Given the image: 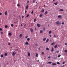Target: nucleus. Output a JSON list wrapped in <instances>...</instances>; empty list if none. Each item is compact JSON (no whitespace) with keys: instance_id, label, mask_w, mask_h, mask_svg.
Here are the masks:
<instances>
[{"instance_id":"nucleus-41","label":"nucleus","mask_w":67,"mask_h":67,"mask_svg":"<svg viewBox=\"0 0 67 67\" xmlns=\"http://www.w3.org/2000/svg\"><path fill=\"white\" fill-rule=\"evenodd\" d=\"M57 64H60V63H59V62H57Z\"/></svg>"},{"instance_id":"nucleus-44","label":"nucleus","mask_w":67,"mask_h":67,"mask_svg":"<svg viewBox=\"0 0 67 67\" xmlns=\"http://www.w3.org/2000/svg\"><path fill=\"white\" fill-rule=\"evenodd\" d=\"M42 54H44V52H42Z\"/></svg>"},{"instance_id":"nucleus-34","label":"nucleus","mask_w":67,"mask_h":67,"mask_svg":"<svg viewBox=\"0 0 67 67\" xmlns=\"http://www.w3.org/2000/svg\"><path fill=\"white\" fill-rule=\"evenodd\" d=\"M29 14H28L27 15L26 17L27 18H28L29 17Z\"/></svg>"},{"instance_id":"nucleus-55","label":"nucleus","mask_w":67,"mask_h":67,"mask_svg":"<svg viewBox=\"0 0 67 67\" xmlns=\"http://www.w3.org/2000/svg\"><path fill=\"white\" fill-rule=\"evenodd\" d=\"M37 62H40V61L39 60H38Z\"/></svg>"},{"instance_id":"nucleus-39","label":"nucleus","mask_w":67,"mask_h":67,"mask_svg":"<svg viewBox=\"0 0 67 67\" xmlns=\"http://www.w3.org/2000/svg\"><path fill=\"white\" fill-rule=\"evenodd\" d=\"M62 25H64V23H62Z\"/></svg>"},{"instance_id":"nucleus-6","label":"nucleus","mask_w":67,"mask_h":67,"mask_svg":"<svg viewBox=\"0 0 67 67\" xmlns=\"http://www.w3.org/2000/svg\"><path fill=\"white\" fill-rule=\"evenodd\" d=\"M47 13H48V12H47V11H46L44 13V14H45V15H46V14H47Z\"/></svg>"},{"instance_id":"nucleus-15","label":"nucleus","mask_w":67,"mask_h":67,"mask_svg":"<svg viewBox=\"0 0 67 67\" xmlns=\"http://www.w3.org/2000/svg\"><path fill=\"white\" fill-rule=\"evenodd\" d=\"M48 41H49V39H47L46 41V42L47 43L48 42Z\"/></svg>"},{"instance_id":"nucleus-29","label":"nucleus","mask_w":67,"mask_h":67,"mask_svg":"<svg viewBox=\"0 0 67 67\" xmlns=\"http://www.w3.org/2000/svg\"><path fill=\"white\" fill-rule=\"evenodd\" d=\"M64 52L65 53H67V50H65Z\"/></svg>"},{"instance_id":"nucleus-9","label":"nucleus","mask_w":67,"mask_h":67,"mask_svg":"<svg viewBox=\"0 0 67 67\" xmlns=\"http://www.w3.org/2000/svg\"><path fill=\"white\" fill-rule=\"evenodd\" d=\"M28 7H29V5H27V6H26V9H28Z\"/></svg>"},{"instance_id":"nucleus-20","label":"nucleus","mask_w":67,"mask_h":67,"mask_svg":"<svg viewBox=\"0 0 67 67\" xmlns=\"http://www.w3.org/2000/svg\"><path fill=\"white\" fill-rule=\"evenodd\" d=\"M5 28H6V29H7V27H8V25H5Z\"/></svg>"},{"instance_id":"nucleus-52","label":"nucleus","mask_w":67,"mask_h":67,"mask_svg":"<svg viewBox=\"0 0 67 67\" xmlns=\"http://www.w3.org/2000/svg\"><path fill=\"white\" fill-rule=\"evenodd\" d=\"M26 12H27V11L26 10H25V13H26Z\"/></svg>"},{"instance_id":"nucleus-8","label":"nucleus","mask_w":67,"mask_h":67,"mask_svg":"<svg viewBox=\"0 0 67 67\" xmlns=\"http://www.w3.org/2000/svg\"><path fill=\"white\" fill-rule=\"evenodd\" d=\"M43 30H41L40 31V33H43Z\"/></svg>"},{"instance_id":"nucleus-38","label":"nucleus","mask_w":67,"mask_h":67,"mask_svg":"<svg viewBox=\"0 0 67 67\" xmlns=\"http://www.w3.org/2000/svg\"><path fill=\"white\" fill-rule=\"evenodd\" d=\"M17 6H18V7H20V4H18Z\"/></svg>"},{"instance_id":"nucleus-47","label":"nucleus","mask_w":67,"mask_h":67,"mask_svg":"<svg viewBox=\"0 0 67 67\" xmlns=\"http://www.w3.org/2000/svg\"><path fill=\"white\" fill-rule=\"evenodd\" d=\"M27 37H27V36H26L25 37L26 38H27Z\"/></svg>"},{"instance_id":"nucleus-14","label":"nucleus","mask_w":67,"mask_h":67,"mask_svg":"<svg viewBox=\"0 0 67 67\" xmlns=\"http://www.w3.org/2000/svg\"><path fill=\"white\" fill-rule=\"evenodd\" d=\"M60 11H63L64 10L62 9H61L59 10Z\"/></svg>"},{"instance_id":"nucleus-48","label":"nucleus","mask_w":67,"mask_h":67,"mask_svg":"<svg viewBox=\"0 0 67 67\" xmlns=\"http://www.w3.org/2000/svg\"><path fill=\"white\" fill-rule=\"evenodd\" d=\"M2 15V13H0V15Z\"/></svg>"},{"instance_id":"nucleus-25","label":"nucleus","mask_w":67,"mask_h":67,"mask_svg":"<svg viewBox=\"0 0 67 67\" xmlns=\"http://www.w3.org/2000/svg\"><path fill=\"white\" fill-rule=\"evenodd\" d=\"M55 43V42H53L52 43H51V45H54V44Z\"/></svg>"},{"instance_id":"nucleus-17","label":"nucleus","mask_w":67,"mask_h":67,"mask_svg":"<svg viewBox=\"0 0 67 67\" xmlns=\"http://www.w3.org/2000/svg\"><path fill=\"white\" fill-rule=\"evenodd\" d=\"M28 56H30V53L29 52H28Z\"/></svg>"},{"instance_id":"nucleus-58","label":"nucleus","mask_w":67,"mask_h":67,"mask_svg":"<svg viewBox=\"0 0 67 67\" xmlns=\"http://www.w3.org/2000/svg\"><path fill=\"white\" fill-rule=\"evenodd\" d=\"M1 34H3V32H1Z\"/></svg>"},{"instance_id":"nucleus-28","label":"nucleus","mask_w":67,"mask_h":67,"mask_svg":"<svg viewBox=\"0 0 67 67\" xmlns=\"http://www.w3.org/2000/svg\"><path fill=\"white\" fill-rule=\"evenodd\" d=\"M40 17H42V16H43V15L42 14H40Z\"/></svg>"},{"instance_id":"nucleus-12","label":"nucleus","mask_w":67,"mask_h":67,"mask_svg":"<svg viewBox=\"0 0 67 67\" xmlns=\"http://www.w3.org/2000/svg\"><path fill=\"white\" fill-rule=\"evenodd\" d=\"M52 52H53L54 51V48L52 47V49L51 50Z\"/></svg>"},{"instance_id":"nucleus-45","label":"nucleus","mask_w":67,"mask_h":67,"mask_svg":"<svg viewBox=\"0 0 67 67\" xmlns=\"http://www.w3.org/2000/svg\"><path fill=\"white\" fill-rule=\"evenodd\" d=\"M48 58H51V57L49 56L48 57Z\"/></svg>"},{"instance_id":"nucleus-37","label":"nucleus","mask_w":67,"mask_h":67,"mask_svg":"<svg viewBox=\"0 0 67 67\" xmlns=\"http://www.w3.org/2000/svg\"><path fill=\"white\" fill-rule=\"evenodd\" d=\"M35 21H36V19H34V22H35Z\"/></svg>"},{"instance_id":"nucleus-3","label":"nucleus","mask_w":67,"mask_h":67,"mask_svg":"<svg viewBox=\"0 0 67 67\" xmlns=\"http://www.w3.org/2000/svg\"><path fill=\"white\" fill-rule=\"evenodd\" d=\"M58 1H57L56 3H54V5H57V3H58Z\"/></svg>"},{"instance_id":"nucleus-63","label":"nucleus","mask_w":67,"mask_h":67,"mask_svg":"<svg viewBox=\"0 0 67 67\" xmlns=\"http://www.w3.org/2000/svg\"><path fill=\"white\" fill-rule=\"evenodd\" d=\"M26 26V24H25L24 25V26Z\"/></svg>"},{"instance_id":"nucleus-2","label":"nucleus","mask_w":67,"mask_h":67,"mask_svg":"<svg viewBox=\"0 0 67 67\" xmlns=\"http://www.w3.org/2000/svg\"><path fill=\"white\" fill-rule=\"evenodd\" d=\"M30 31L31 32H33V30L32 28H31L30 29Z\"/></svg>"},{"instance_id":"nucleus-61","label":"nucleus","mask_w":67,"mask_h":67,"mask_svg":"<svg viewBox=\"0 0 67 67\" xmlns=\"http://www.w3.org/2000/svg\"><path fill=\"white\" fill-rule=\"evenodd\" d=\"M53 1H55V0H53Z\"/></svg>"},{"instance_id":"nucleus-22","label":"nucleus","mask_w":67,"mask_h":67,"mask_svg":"<svg viewBox=\"0 0 67 67\" xmlns=\"http://www.w3.org/2000/svg\"><path fill=\"white\" fill-rule=\"evenodd\" d=\"M3 57V54L1 56V58H2V57Z\"/></svg>"},{"instance_id":"nucleus-57","label":"nucleus","mask_w":67,"mask_h":67,"mask_svg":"<svg viewBox=\"0 0 67 67\" xmlns=\"http://www.w3.org/2000/svg\"><path fill=\"white\" fill-rule=\"evenodd\" d=\"M24 28H25V26H24Z\"/></svg>"},{"instance_id":"nucleus-64","label":"nucleus","mask_w":67,"mask_h":67,"mask_svg":"<svg viewBox=\"0 0 67 67\" xmlns=\"http://www.w3.org/2000/svg\"><path fill=\"white\" fill-rule=\"evenodd\" d=\"M21 26H22V24H21Z\"/></svg>"},{"instance_id":"nucleus-49","label":"nucleus","mask_w":67,"mask_h":67,"mask_svg":"<svg viewBox=\"0 0 67 67\" xmlns=\"http://www.w3.org/2000/svg\"><path fill=\"white\" fill-rule=\"evenodd\" d=\"M27 3H29V1H28L27 2Z\"/></svg>"},{"instance_id":"nucleus-53","label":"nucleus","mask_w":67,"mask_h":67,"mask_svg":"<svg viewBox=\"0 0 67 67\" xmlns=\"http://www.w3.org/2000/svg\"><path fill=\"white\" fill-rule=\"evenodd\" d=\"M49 36H50V37H51V36H52V35H49Z\"/></svg>"},{"instance_id":"nucleus-26","label":"nucleus","mask_w":67,"mask_h":67,"mask_svg":"<svg viewBox=\"0 0 67 67\" xmlns=\"http://www.w3.org/2000/svg\"><path fill=\"white\" fill-rule=\"evenodd\" d=\"M43 41H45V40H46V38H44L43 39Z\"/></svg>"},{"instance_id":"nucleus-50","label":"nucleus","mask_w":67,"mask_h":67,"mask_svg":"<svg viewBox=\"0 0 67 67\" xmlns=\"http://www.w3.org/2000/svg\"><path fill=\"white\" fill-rule=\"evenodd\" d=\"M58 52H59V51H58L57 52V53H58Z\"/></svg>"},{"instance_id":"nucleus-11","label":"nucleus","mask_w":67,"mask_h":67,"mask_svg":"<svg viewBox=\"0 0 67 67\" xmlns=\"http://www.w3.org/2000/svg\"><path fill=\"white\" fill-rule=\"evenodd\" d=\"M15 53H14L13 52V54H12V56H14V55H15Z\"/></svg>"},{"instance_id":"nucleus-13","label":"nucleus","mask_w":67,"mask_h":67,"mask_svg":"<svg viewBox=\"0 0 67 67\" xmlns=\"http://www.w3.org/2000/svg\"><path fill=\"white\" fill-rule=\"evenodd\" d=\"M44 11V9H42V10L41 11V12H43Z\"/></svg>"},{"instance_id":"nucleus-16","label":"nucleus","mask_w":67,"mask_h":67,"mask_svg":"<svg viewBox=\"0 0 67 67\" xmlns=\"http://www.w3.org/2000/svg\"><path fill=\"white\" fill-rule=\"evenodd\" d=\"M19 37L21 38V37H22V34H20L19 35Z\"/></svg>"},{"instance_id":"nucleus-1","label":"nucleus","mask_w":67,"mask_h":67,"mask_svg":"<svg viewBox=\"0 0 67 67\" xmlns=\"http://www.w3.org/2000/svg\"><path fill=\"white\" fill-rule=\"evenodd\" d=\"M57 24L58 25L59 24H60V22L59 21H58L56 22Z\"/></svg>"},{"instance_id":"nucleus-4","label":"nucleus","mask_w":67,"mask_h":67,"mask_svg":"<svg viewBox=\"0 0 67 67\" xmlns=\"http://www.w3.org/2000/svg\"><path fill=\"white\" fill-rule=\"evenodd\" d=\"M37 26L38 27H40L41 26V25L39 24H37Z\"/></svg>"},{"instance_id":"nucleus-36","label":"nucleus","mask_w":67,"mask_h":67,"mask_svg":"<svg viewBox=\"0 0 67 67\" xmlns=\"http://www.w3.org/2000/svg\"><path fill=\"white\" fill-rule=\"evenodd\" d=\"M11 26L12 27H13V24H12L11 25Z\"/></svg>"},{"instance_id":"nucleus-24","label":"nucleus","mask_w":67,"mask_h":67,"mask_svg":"<svg viewBox=\"0 0 67 67\" xmlns=\"http://www.w3.org/2000/svg\"><path fill=\"white\" fill-rule=\"evenodd\" d=\"M9 36H11V35H12V34H11V33H9Z\"/></svg>"},{"instance_id":"nucleus-56","label":"nucleus","mask_w":67,"mask_h":67,"mask_svg":"<svg viewBox=\"0 0 67 67\" xmlns=\"http://www.w3.org/2000/svg\"><path fill=\"white\" fill-rule=\"evenodd\" d=\"M54 37H56V35H54Z\"/></svg>"},{"instance_id":"nucleus-51","label":"nucleus","mask_w":67,"mask_h":67,"mask_svg":"<svg viewBox=\"0 0 67 67\" xmlns=\"http://www.w3.org/2000/svg\"><path fill=\"white\" fill-rule=\"evenodd\" d=\"M24 16H23L22 17V18H24Z\"/></svg>"},{"instance_id":"nucleus-18","label":"nucleus","mask_w":67,"mask_h":67,"mask_svg":"<svg viewBox=\"0 0 67 67\" xmlns=\"http://www.w3.org/2000/svg\"><path fill=\"white\" fill-rule=\"evenodd\" d=\"M62 17V16L60 15H59L58 16V18H60Z\"/></svg>"},{"instance_id":"nucleus-35","label":"nucleus","mask_w":67,"mask_h":67,"mask_svg":"<svg viewBox=\"0 0 67 67\" xmlns=\"http://www.w3.org/2000/svg\"><path fill=\"white\" fill-rule=\"evenodd\" d=\"M5 56H7V53H5Z\"/></svg>"},{"instance_id":"nucleus-21","label":"nucleus","mask_w":67,"mask_h":67,"mask_svg":"<svg viewBox=\"0 0 67 67\" xmlns=\"http://www.w3.org/2000/svg\"><path fill=\"white\" fill-rule=\"evenodd\" d=\"M57 45H56L54 46V48H57Z\"/></svg>"},{"instance_id":"nucleus-62","label":"nucleus","mask_w":67,"mask_h":67,"mask_svg":"<svg viewBox=\"0 0 67 67\" xmlns=\"http://www.w3.org/2000/svg\"><path fill=\"white\" fill-rule=\"evenodd\" d=\"M36 3H37V2H36Z\"/></svg>"},{"instance_id":"nucleus-59","label":"nucleus","mask_w":67,"mask_h":67,"mask_svg":"<svg viewBox=\"0 0 67 67\" xmlns=\"http://www.w3.org/2000/svg\"><path fill=\"white\" fill-rule=\"evenodd\" d=\"M40 8H41V6L39 7L38 9H39Z\"/></svg>"},{"instance_id":"nucleus-46","label":"nucleus","mask_w":67,"mask_h":67,"mask_svg":"<svg viewBox=\"0 0 67 67\" xmlns=\"http://www.w3.org/2000/svg\"><path fill=\"white\" fill-rule=\"evenodd\" d=\"M36 46H37V45H37V44L36 43Z\"/></svg>"},{"instance_id":"nucleus-27","label":"nucleus","mask_w":67,"mask_h":67,"mask_svg":"<svg viewBox=\"0 0 67 67\" xmlns=\"http://www.w3.org/2000/svg\"><path fill=\"white\" fill-rule=\"evenodd\" d=\"M51 32H52V31H49V34H51Z\"/></svg>"},{"instance_id":"nucleus-60","label":"nucleus","mask_w":67,"mask_h":67,"mask_svg":"<svg viewBox=\"0 0 67 67\" xmlns=\"http://www.w3.org/2000/svg\"><path fill=\"white\" fill-rule=\"evenodd\" d=\"M64 62L63 63V64H64Z\"/></svg>"},{"instance_id":"nucleus-54","label":"nucleus","mask_w":67,"mask_h":67,"mask_svg":"<svg viewBox=\"0 0 67 67\" xmlns=\"http://www.w3.org/2000/svg\"><path fill=\"white\" fill-rule=\"evenodd\" d=\"M8 45H10V43H8Z\"/></svg>"},{"instance_id":"nucleus-31","label":"nucleus","mask_w":67,"mask_h":67,"mask_svg":"<svg viewBox=\"0 0 67 67\" xmlns=\"http://www.w3.org/2000/svg\"><path fill=\"white\" fill-rule=\"evenodd\" d=\"M45 27H44L43 29V31H45Z\"/></svg>"},{"instance_id":"nucleus-10","label":"nucleus","mask_w":67,"mask_h":67,"mask_svg":"<svg viewBox=\"0 0 67 67\" xmlns=\"http://www.w3.org/2000/svg\"><path fill=\"white\" fill-rule=\"evenodd\" d=\"M7 13H8V12H7V11L5 12V15H7Z\"/></svg>"},{"instance_id":"nucleus-32","label":"nucleus","mask_w":67,"mask_h":67,"mask_svg":"<svg viewBox=\"0 0 67 67\" xmlns=\"http://www.w3.org/2000/svg\"><path fill=\"white\" fill-rule=\"evenodd\" d=\"M37 56H38V54L37 53H36V57H37Z\"/></svg>"},{"instance_id":"nucleus-23","label":"nucleus","mask_w":67,"mask_h":67,"mask_svg":"<svg viewBox=\"0 0 67 67\" xmlns=\"http://www.w3.org/2000/svg\"><path fill=\"white\" fill-rule=\"evenodd\" d=\"M61 55L60 54L58 55V58H59V57H60Z\"/></svg>"},{"instance_id":"nucleus-43","label":"nucleus","mask_w":67,"mask_h":67,"mask_svg":"<svg viewBox=\"0 0 67 67\" xmlns=\"http://www.w3.org/2000/svg\"><path fill=\"white\" fill-rule=\"evenodd\" d=\"M2 29L1 28H0V31H2Z\"/></svg>"},{"instance_id":"nucleus-42","label":"nucleus","mask_w":67,"mask_h":67,"mask_svg":"<svg viewBox=\"0 0 67 67\" xmlns=\"http://www.w3.org/2000/svg\"><path fill=\"white\" fill-rule=\"evenodd\" d=\"M33 3H35V0H34L33 1Z\"/></svg>"},{"instance_id":"nucleus-7","label":"nucleus","mask_w":67,"mask_h":67,"mask_svg":"<svg viewBox=\"0 0 67 67\" xmlns=\"http://www.w3.org/2000/svg\"><path fill=\"white\" fill-rule=\"evenodd\" d=\"M25 44L26 45H28V44H29V43H28V42L27 41L26 42V43H25Z\"/></svg>"},{"instance_id":"nucleus-19","label":"nucleus","mask_w":67,"mask_h":67,"mask_svg":"<svg viewBox=\"0 0 67 67\" xmlns=\"http://www.w3.org/2000/svg\"><path fill=\"white\" fill-rule=\"evenodd\" d=\"M27 41H30V38H28L27 39Z\"/></svg>"},{"instance_id":"nucleus-30","label":"nucleus","mask_w":67,"mask_h":67,"mask_svg":"<svg viewBox=\"0 0 67 67\" xmlns=\"http://www.w3.org/2000/svg\"><path fill=\"white\" fill-rule=\"evenodd\" d=\"M46 50H49V48H46Z\"/></svg>"},{"instance_id":"nucleus-5","label":"nucleus","mask_w":67,"mask_h":67,"mask_svg":"<svg viewBox=\"0 0 67 67\" xmlns=\"http://www.w3.org/2000/svg\"><path fill=\"white\" fill-rule=\"evenodd\" d=\"M52 65H53V66H55V65H56V64L54 63H52Z\"/></svg>"},{"instance_id":"nucleus-40","label":"nucleus","mask_w":67,"mask_h":67,"mask_svg":"<svg viewBox=\"0 0 67 67\" xmlns=\"http://www.w3.org/2000/svg\"><path fill=\"white\" fill-rule=\"evenodd\" d=\"M33 11H32L31 12V14H33Z\"/></svg>"},{"instance_id":"nucleus-33","label":"nucleus","mask_w":67,"mask_h":67,"mask_svg":"<svg viewBox=\"0 0 67 67\" xmlns=\"http://www.w3.org/2000/svg\"><path fill=\"white\" fill-rule=\"evenodd\" d=\"M48 63H49V64H51L52 63L51 62H49Z\"/></svg>"}]
</instances>
